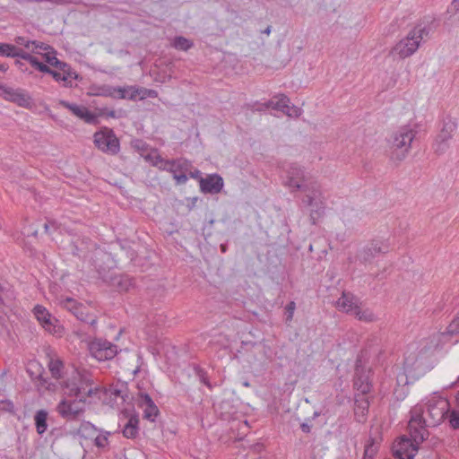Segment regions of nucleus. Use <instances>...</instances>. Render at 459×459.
Returning <instances> with one entry per match:
<instances>
[{"label":"nucleus","instance_id":"1","mask_svg":"<svg viewBox=\"0 0 459 459\" xmlns=\"http://www.w3.org/2000/svg\"><path fill=\"white\" fill-rule=\"evenodd\" d=\"M64 395L86 399L100 393V387L93 386L91 372L82 368L75 369L72 375L60 383Z\"/></svg>","mask_w":459,"mask_h":459},{"label":"nucleus","instance_id":"2","mask_svg":"<svg viewBox=\"0 0 459 459\" xmlns=\"http://www.w3.org/2000/svg\"><path fill=\"white\" fill-rule=\"evenodd\" d=\"M429 34V28L422 23L417 24L407 36L392 48L391 54L404 59L412 56L420 48V42Z\"/></svg>","mask_w":459,"mask_h":459},{"label":"nucleus","instance_id":"3","mask_svg":"<svg viewBox=\"0 0 459 459\" xmlns=\"http://www.w3.org/2000/svg\"><path fill=\"white\" fill-rule=\"evenodd\" d=\"M304 193L302 204L309 208V217L312 224L323 217L326 207L325 197L323 195L320 185L316 181L307 185L301 190Z\"/></svg>","mask_w":459,"mask_h":459},{"label":"nucleus","instance_id":"4","mask_svg":"<svg viewBox=\"0 0 459 459\" xmlns=\"http://www.w3.org/2000/svg\"><path fill=\"white\" fill-rule=\"evenodd\" d=\"M416 131L410 126L398 128L391 136V157L401 161L405 159L415 138Z\"/></svg>","mask_w":459,"mask_h":459},{"label":"nucleus","instance_id":"5","mask_svg":"<svg viewBox=\"0 0 459 459\" xmlns=\"http://www.w3.org/2000/svg\"><path fill=\"white\" fill-rule=\"evenodd\" d=\"M86 399L65 397L56 405L57 413L68 421L78 420L85 412Z\"/></svg>","mask_w":459,"mask_h":459},{"label":"nucleus","instance_id":"6","mask_svg":"<svg viewBox=\"0 0 459 459\" xmlns=\"http://www.w3.org/2000/svg\"><path fill=\"white\" fill-rule=\"evenodd\" d=\"M415 407H421L424 410V423L428 424V426L439 424L443 420L445 414L448 411V403L438 397L429 399L424 406L416 405Z\"/></svg>","mask_w":459,"mask_h":459},{"label":"nucleus","instance_id":"7","mask_svg":"<svg viewBox=\"0 0 459 459\" xmlns=\"http://www.w3.org/2000/svg\"><path fill=\"white\" fill-rule=\"evenodd\" d=\"M424 410L421 407H413L411 411V420L409 421V430L411 441L418 446V444L423 442L427 436L428 431L425 429L423 419Z\"/></svg>","mask_w":459,"mask_h":459},{"label":"nucleus","instance_id":"8","mask_svg":"<svg viewBox=\"0 0 459 459\" xmlns=\"http://www.w3.org/2000/svg\"><path fill=\"white\" fill-rule=\"evenodd\" d=\"M391 245L388 239H374L368 246L360 249L357 255V259L361 264L371 263L378 254H386L389 252Z\"/></svg>","mask_w":459,"mask_h":459},{"label":"nucleus","instance_id":"9","mask_svg":"<svg viewBox=\"0 0 459 459\" xmlns=\"http://www.w3.org/2000/svg\"><path fill=\"white\" fill-rule=\"evenodd\" d=\"M316 182L301 167L291 164L287 170L285 185L293 190H302L307 185Z\"/></svg>","mask_w":459,"mask_h":459},{"label":"nucleus","instance_id":"10","mask_svg":"<svg viewBox=\"0 0 459 459\" xmlns=\"http://www.w3.org/2000/svg\"><path fill=\"white\" fill-rule=\"evenodd\" d=\"M63 307L70 311L76 318L82 322H85L91 326L97 323V316L94 314L90 313V309L87 306L77 302L72 298H66L62 300Z\"/></svg>","mask_w":459,"mask_h":459},{"label":"nucleus","instance_id":"11","mask_svg":"<svg viewBox=\"0 0 459 459\" xmlns=\"http://www.w3.org/2000/svg\"><path fill=\"white\" fill-rule=\"evenodd\" d=\"M0 96L5 100L13 102L22 108H30L32 100L30 94L22 89H13L0 83Z\"/></svg>","mask_w":459,"mask_h":459},{"label":"nucleus","instance_id":"12","mask_svg":"<svg viewBox=\"0 0 459 459\" xmlns=\"http://www.w3.org/2000/svg\"><path fill=\"white\" fill-rule=\"evenodd\" d=\"M33 314L42 327L48 333L60 334L63 332V327L58 325L57 319H56L43 306H35L33 308Z\"/></svg>","mask_w":459,"mask_h":459},{"label":"nucleus","instance_id":"13","mask_svg":"<svg viewBox=\"0 0 459 459\" xmlns=\"http://www.w3.org/2000/svg\"><path fill=\"white\" fill-rule=\"evenodd\" d=\"M90 351L99 360L111 359L117 353V346L106 340L96 339L90 343Z\"/></svg>","mask_w":459,"mask_h":459},{"label":"nucleus","instance_id":"14","mask_svg":"<svg viewBox=\"0 0 459 459\" xmlns=\"http://www.w3.org/2000/svg\"><path fill=\"white\" fill-rule=\"evenodd\" d=\"M94 143L103 152L116 154L119 151V142L110 131L107 134L97 132L94 134Z\"/></svg>","mask_w":459,"mask_h":459},{"label":"nucleus","instance_id":"15","mask_svg":"<svg viewBox=\"0 0 459 459\" xmlns=\"http://www.w3.org/2000/svg\"><path fill=\"white\" fill-rule=\"evenodd\" d=\"M417 451L418 446L407 437H401L393 446V454L397 459H413Z\"/></svg>","mask_w":459,"mask_h":459},{"label":"nucleus","instance_id":"16","mask_svg":"<svg viewBox=\"0 0 459 459\" xmlns=\"http://www.w3.org/2000/svg\"><path fill=\"white\" fill-rule=\"evenodd\" d=\"M60 105L72 112L75 117L83 120L85 123L96 125L98 123V117L91 112L86 107L70 103L66 100H60Z\"/></svg>","mask_w":459,"mask_h":459},{"label":"nucleus","instance_id":"17","mask_svg":"<svg viewBox=\"0 0 459 459\" xmlns=\"http://www.w3.org/2000/svg\"><path fill=\"white\" fill-rule=\"evenodd\" d=\"M370 370L357 365L354 377V388L356 393L369 394L372 388Z\"/></svg>","mask_w":459,"mask_h":459},{"label":"nucleus","instance_id":"18","mask_svg":"<svg viewBox=\"0 0 459 459\" xmlns=\"http://www.w3.org/2000/svg\"><path fill=\"white\" fill-rule=\"evenodd\" d=\"M191 168V163L185 159H176L172 161V169L169 172L176 180L177 185H184L188 180L186 173Z\"/></svg>","mask_w":459,"mask_h":459},{"label":"nucleus","instance_id":"19","mask_svg":"<svg viewBox=\"0 0 459 459\" xmlns=\"http://www.w3.org/2000/svg\"><path fill=\"white\" fill-rule=\"evenodd\" d=\"M223 185V179L218 174L200 178V189L204 194H218L221 191Z\"/></svg>","mask_w":459,"mask_h":459},{"label":"nucleus","instance_id":"20","mask_svg":"<svg viewBox=\"0 0 459 459\" xmlns=\"http://www.w3.org/2000/svg\"><path fill=\"white\" fill-rule=\"evenodd\" d=\"M457 124L452 119L444 121L443 127L437 136V152L442 153L446 151L447 144L446 142L452 138L453 133L456 130Z\"/></svg>","mask_w":459,"mask_h":459},{"label":"nucleus","instance_id":"21","mask_svg":"<svg viewBox=\"0 0 459 459\" xmlns=\"http://www.w3.org/2000/svg\"><path fill=\"white\" fill-rule=\"evenodd\" d=\"M105 396H109L117 403L118 399L125 402L128 396V388L126 383L117 382L108 387H100V391Z\"/></svg>","mask_w":459,"mask_h":459},{"label":"nucleus","instance_id":"22","mask_svg":"<svg viewBox=\"0 0 459 459\" xmlns=\"http://www.w3.org/2000/svg\"><path fill=\"white\" fill-rule=\"evenodd\" d=\"M368 394L356 393L354 396V413L358 421L363 422L368 412L369 400Z\"/></svg>","mask_w":459,"mask_h":459},{"label":"nucleus","instance_id":"23","mask_svg":"<svg viewBox=\"0 0 459 459\" xmlns=\"http://www.w3.org/2000/svg\"><path fill=\"white\" fill-rule=\"evenodd\" d=\"M359 304V299L350 292H342V296L336 301V307L339 310L350 314H352Z\"/></svg>","mask_w":459,"mask_h":459},{"label":"nucleus","instance_id":"24","mask_svg":"<svg viewBox=\"0 0 459 459\" xmlns=\"http://www.w3.org/2000/svg\"><path fill=\"white\" fill-rule=\"evenodd\" d=\"M141 406L143 409V417L151 421H154L159 413V410L152 399L148 394H142L140 398Z\"/></svg>","mask_w":459,"mask_h":459},{"label":"nucleus","instance_id":"25","mask_svg":"<svg viewBox=\"0 0 459 459\" xmlns=\"http://www.w3.org/2000/svg\"><path fill=\"white\" fill-rule=\"evenodd\" d=\"M108 283L118 291H127L132 286V280L127 275L114 274L109 276Z\"/></svg>","mask_w":459,"mask_h":459},{"label":"nucleus","instance_id":"26","mask_svg":"<svg viewBox=\"0 0 459 459\" xmlns=\"http://www.w3.org/2000/svg\"><path fill=\"white\" fill-rule=\"evenodd\" d=\"M114 93L117 94L119 99H129L135 100L136 97H139L140 91L138 87L129 86V87H117L113 89Z\"/></svg>","mask_w":459,"mask_h":459},{"label":"nucleus","instance_id":"27","mask_svg":"<svg viewBox=\"0 0 459 459\" xmlns=\"http://www.w3.org/2000/svg\"><path fill=\"white\" fill-rule=\"evenodd\" d=\"M48 411L45 410H39L34 416L36 430L39 435H42L48 429Z\"/></svg>","mask_w":459,"mask_h":459},{"label":"nucleus","instance_id":"28","mask_svg":"<svg viewBox=\"0 0 459 459\" xmlns=\"http://www.w3.org/2000/svg\"><path fill=\"white\" fill-rule=\"evenodd\" d=\"M286 103H290V99L285 95H279L267 101L265 107L282 112L283 108H287Z\"/></svg>","mask_w":459,"mask_h":459},{"label":"nucleus","instance_id":"29","mask_svg":"<svg viewBox=\"0 0 459 459\" xmlns=\"http://www.w3.org/2000/svg\"><path fill=\"white\" fill-rule=\"evenodd\" d=\"M138 423L137 417L132 416L128 420L127 423L123 429V435L126 438H134L138 434Z\"/></svg>","mask_w":459,"mask_h":459},{"label":"nucleus","instance_id":"30","mask_svg":"<svg viewBox=\"0 0 459 459\" xmlns=\"http://www.w3.org/2000/svg\"><path fill=\"white\" fill-rule=\"evenodd\" d=\"M352 315L359 320L367 323L374 322L377 319L376 316L369 308H362L359 304L353 310Z\"/></svg>","mask_w":459,"mask_h":459},{"label":"nucleus","instance_id":"31","mask_svg":"<svg viewBox=\"0 0 459 459\" xmlns=\"http://www.w3.org/2000/svg\"><path fill=\"white\" fill-rule=\"evenodd\" d=\"M48 368L52 377L60 379L63 377L64 363L58 359H50Z\"/></svg>","mask_w":459,"mask_h":459},{"label":"nucleus","instance_id":"32","mask_svg":"<svg viewBox=\"0 0 459 459\" xmlns=\"http://www.w3.org/2000/svg\"><path fill=\"white\" fill-rule=\"evenodd\" d=\"M27 373L30 375L31 380L39 379L43 383H46V380L42 377V368L38 362H30L27 368Z\"/></svg>","mask_w":459,"mask_h":459},{"label":"nucleus","instance_id":"33","mask_svg":"<svg viewBox=\"0 0 459 459\" xmlns=\"http://www.w3.org/2000/svg\"><path fill=\"white\" fill-rule=\"evenodd\" d=\"M172 46L176 49L186 51L192 48L193 43L189 39L178 36L174 39Z\"/></svg>","mask_w":459,"mask_h":459},{"label":"nucleus","instance_id":"34","mask_svg":"<svg viewBox=\"0 0 459 459\" xmlns=\"http://www.w3.org/2000/svg\"><path fill=\"white\" fill-rule=\"evenodd\" d=\"M77 433L81 437H87L88 436L94 435L96 433V428L93 424L88 421H83L80 425Z\"/></svg>","mask_w":459,"mask_h":459},{"label":"nucleus","instance_id":"35","mask_svg":"<svg viewBox=\"0 0 459 459\" xmlns=\"http://www.w3.org/2000/svg\"><path fill=\"white\" fill-rule=\"evenodd\" d=\"M56 68L71 79L77 78L76 73L71 68V66L65 62L59 60V64L56 65Z\"/></svg>","mask_w":459,"mask_h":459},{"label":"nucleus","instance_id":"36","mask_svg":"<svg viewBox=\"0 0 459 459\" xmlns=\"http://www.w3.org/2000/svg\"><path fill=\"white\" fill-rule=\"evenodd\" d=\"M286 104H287V108H283L282 113H284L285 115H287L288 117H299L301 115V113H302L301 108H299L294 105H290V102L286 103Z\"/></svg>","mask_w":459,"mask_h":459},{"label":"nucleus","instance_id":"37","mask_svg":"<svg viewBox=\"0 0 459 459\" xmlns=\"http://www.w3.org/2000/svg\"><path fill=\"white\" fill-rule=\"evenodd\" d=\"M15 46L6 43H0V55L13 57Z\"/></svg>","mask_w":459,"mask_h":459},{"label":"nucleus","instance_id":"38","mask_svg":"<svg viewBox=\"0 0 459 459\" xmlns=\"http://www.w3.org/2000/svg\"><path fill=\"white\" fill-rule=\"evenodd\" d=\"M449 424L455 429H459V411L453 410L448 415Z\"/></svg>","mask_w":459,"mask_h":459},{"label":"nucleus","instance_id":"39","mask_svg":"<svg viewBox=\"0 0 459 459\" xmlns=\"http://www.w3.org/2000/svg\"><path fill=\"white\" fill-rule=\"evenodd\" d=\"M139 97L141 100H144L146 98H157L158 92L155 90L146 89V88H139Z\"/></svg>","mask_w":459,"mask_h":459},{"label":"nucleus","instance_id":"40","mask_svg":"<svg viewBox=\"0 0 459 459\" xmlns=\"http://www.w3.org/2000/svg\"><path fill=\"white\" fill-rule=\"evenodd\" d=\"M196 374H197L199 380L203 384H204L209 389L212 388V385L210 383V381L208 379V376L204 370L199 368V369H197Z\"/></svg>","mask_w":459,"mask_h":459},{"label":"nucleus","instance_id":"41","mask_svg":"<svg viewBox=\"0 0 459 459\" xmlns=\"http://www.w3.org/2000/svg\"><path fill=\"white\" fill-rule=\"evenodd\" d=\"M295 309H296V304L294 301H290L285 307V310H286V314H287V316H286L287 322H290L292 320Z\"/></svg>","mask_w":459,"mask_h":459},{"label":"nucleus","instance_id":"42","mask_svg":"<svg viewBox=\"0 0 459 459\" xmlns=\"http://www.w3.org/2000/svg\"><path fill=\"white\" fill-rule=\"evenodd\" d=\"M31 46H32V48H31V51L32 52H37L38 49H41V50H49V49H52V48L43 42H40V41H37V40H33V42L31 43Z\"/></svg>","mask_w":459,"mask_h":459},{"label":"nucleus","instance_id":"43","mask_svg":"<svg viewBox=\"0 0 459 459\" xmlns=\"http://www.w3.org/2000/svg\"><path fill=\"white\" fill-rule=\"evenodd\" d=\"M94 444L98 447H105L108 445V436L100 434L94 438Z\"/></svg>","mask_w":459,"mask_h":459},{"label":"nucleus","instance_id":"44","mask_svg":"<svg viewBox=\"0 0 459 459\" xmlns=\"http://www.w3.org/2000/svg\"><path fill=\"white\" fill-rule=\"evenodd\" d=\"M54 54H55L54 51L52 53L47 52L44 55V57H45L46 62L48 64H49L50 65L56 67V65L59 64V60L56 57V56Z\"/></svg>","mask_w":459,"mask_h":459},{"label":"nucleus","instance_id":"45","mask_svg":"<svg viewBox=\"0 0 459 459\" xmlns=\"http://www.w3.org/2000/svg\"><path fill=\"white\" fill-rule=\"evenodd\" d=\"M13 57H20L25 61L30 58V54L15 47Z\"/></svg>","mask_w":459,"mask_h":459},{"label":"nucleus","instance_id":"46","mask_svg":"<svg viewBox=\"0 0 459 459\" xmlns=\"http://www.w3.org/2000/svg\"><path fill=\"white\" fill-rule=\"evenodd\" d=\"M50 74L56 82H67L68 80H71V78L67 77L65 74H62L59 71L52 70V73H50Z\"/></svg>","mask_w":459,"mask_h":459},{"label":"nucleus","instance_id":"47","mask_svg":"<svg viewBox=\"0 0 459 459\" xmlns=\"http://www.w3.org/2000/svg\"><path fill=\"white\" fill-rule=\"evenodd\" d=\"M15 42L18 45L24 46L28 49H31L32 48L31 43L33 42V40L26 39L24 37H21V36L20 37H16L15 38Z\"/></svg>","mask_w":459,"mask_h":459},{"label":"nucleus","instance_id":"48","mask_svg":"<svg viewBox=\"0 0 459 459\" xmlns=\"http://www.w3.org/2000/svg\"><path fill=\"white\" fill-rule=\"evenodd\" d=\"M172 161H173V160H164L163 159L161 161H160V165H159L158 169L169 172V170L172 169Z\"/></svg>","mask_w":459,"mask_h":459},{"label":"nucleus","instance_id":"49","mask_svg":"<svg viewBox=\"0 0 459 459\" xmlns=\"http://www.w3.org/2000/svg\"><path fill=\"white\" fill-rule=\"evenodd\" d=\"M376 453V448L371 444L369 446H367L364 452V456L362 459H373V456Z\"/></svg>","mask_w":459,"mask_h":459},{"label":"nucleus","instance_id":"50","mask_svg":"<svg viewBox=\"0 0 459 459\" xmlns=\"http://www.w3.org/2000/svg\"><path fill=\"white\" fill-rule=\"evenodd\" d=\"M37 70H39V71H40L42 73L49 74H50V73H52V69L48 65H45L43 63L39 65V67H38Z\"/></svg>","mask_w":459,"mask_h":459},{"label":"nucleus","instance_id":"51","mask_svg":"<svg viewBox=\"0 0 459 459\" xmlns=\"http://www.w3.org/2000/svg\"><path fill=\"white\" fill-rule=\"evenodd\" d=\"M34 68L38 69L39 65L41 64L35 56L30 55V58L27 60Z\"/></svg>","mask_w":459,"mask_h":459},{"label":"nucleus","instance_id":"52","mask_svg":"<svg viewBox=\"0 0 459 459\" xmlns=\"http://www.w3.org/2000/svg\"><path fill=\"white\" fill-rule=\"evenodd\" d=\"M248 362L250 364V368H252L260 369L263 368L261 364L256 363V360L255 358L253 359H248Z\"/></svg>","mask_w":459,"mask_h":459},{"label":"nucleus","instance_id":"53","mask_svg":"<svg viewBox=\"0 0 459 459\" xmlns=\"http://www.w3.org/2000/svg\"><path fill=\"white\" fill-rule=\"evenodd\" d=\"M162 160L163 158H161L160 155L155 156L152 160V165L158 168L160 165V161H161Z\"/></svg>","mask_w":459,"mask_h":459},{"label":"nucleus","instance_id":"54","mask_svg":"<svg viewBox=\"0 0 459 459\" xmlns=\"http://www.w3.org/2000/svg\"><path fill=\"white\" fill-rule=\"evenodd\" d=\"M189 176L192 178H202L201 177V172L200 170L198 169H195V171L193 172H189Z\"/></svg>","mask_w":459,"mask_h":459},{"label":"nucleus","instance_id":"55","mask_svg":"<svg viewBox=\"0 0 459 459\" xmlns=\"http://www.w3.org/2000/svg\"><path fill=\"white\" fill-rule=\"evenodd\" d=\"M300 428H301L302 431L305 433H309L310 429H311V427L307 423H302L300 425Z\"/></svg>","mask_w":459,"mask_h":459},{"label":"nucleus","instance_id":"56","mask_svg":"<svg viewBox=\"0 0 459 459\" xmlns=\"http://www.w3.org/2000/svg\"><path fill=\"white\" fill-rule=\"evenodd\" d=\"M50 225L55 226V222H51V223L50 222H46L44 224V230H45L46 233H49Z\"/></svg>","mask_w":459,"mask_h":459},{"label":"nucleus","instance_id":"57","mask_svg":"<svg viewBox=\"0 0 459 459\" xmlns=\"http://www.w3.org/2000/svg\"><path fill=\"white\" fill-rule=\"evenodd\" d=\"M452 5L455 11L459 13V0H454Z\"/></svg>","mask_w":459,"mask_h":459},{"label":"nucleus","instance_id":"58","mask_svg":"<svg viewBox=\"0 0 459 459\" xmlns=\"http://www.w3.org/2000/svg\"><path fill=\"white\" fill-rule=\"evenodd\" d=\"M8 70V65L5 64H0V71L5 73Z\"/></svg>","mask_w":459,"mask_h":459},{"label":"nucleus","instance_id":"59","mask_svg":"<svg viewBox=\"0 0 459 459\" xmlns=\"http://www.w3.org/2000/svg\"><path fill=\"white\" fill-rule=\"evenodd\" d=\"M15 65H17V66H18L22 71H23V70H24V69H23V65H24V64H23L22 62H21V61H19V60H16V61H15Z\"/></svg>","mask_w":459,"mask_h":459},{"label":"nucleus","instance_id":"60","mask_svg":"<svg viewBox=\"0 0 459 459\" xmlns=\"http://www.w3.org/2000/svg\"><path fill=\"white\" fill-rule=\"evenodd\" d=\"M264 33L269 35L271 33V26H268L264 30Z\"/></svg>","mask_w":459,"mask_h":459},{"label":"nucleus","instance_id":"61","mask_svg":"<svg viewBox=\"0 0 459 459\" xmlns=\"http://www.w3.org/2000/svg\"><path fill=\"white\" fill-rule=\"evenodd\" d=\"M73 254H74V255H79L77 247H74L73 248Z\"/></svg>","mask_w":459,"mask_h":459},{"label":"nucleus","instance_id":"62","mask_svg":"<svg viewBox=\"0 0 459 459\" xmlns=\"http://www.w3.org/2000/svg\"><path fill=\"white\" fill-rule=\"evenodd\" d=\"M108 116L114 117H115V111H110L108 113Z\"/></svg>","mask_w":459,"mask_h":459}]
</instances>
